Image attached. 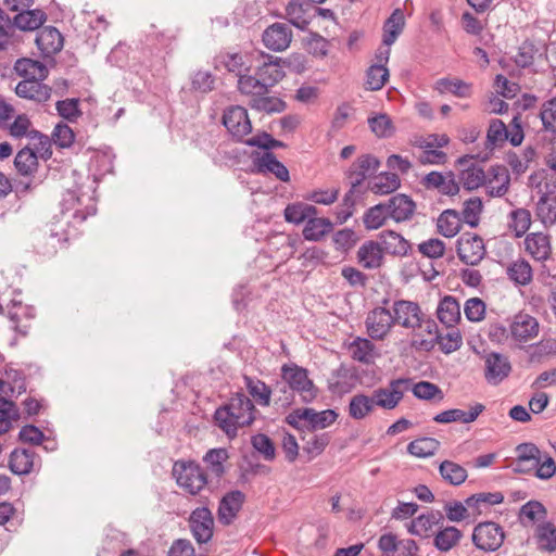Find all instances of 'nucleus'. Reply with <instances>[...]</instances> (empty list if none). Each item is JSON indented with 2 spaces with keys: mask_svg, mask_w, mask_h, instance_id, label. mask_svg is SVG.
<instances>
[{
  "mask_svg": "<svg viewBox=\"0 0 556 556\" xmlns=\"http://www.w3.org/2000/svg\"><path fill=\"white\" fill-rule=\"evenodd\" d=\"M516 457L511 469L516 473L534 475L540 480H549L556 473V463L547 453H543L534 443H520L515 448Z\"/></svg>",
  "mask_w": 556,
  "mask_h": 556,
  "instance_id": "1",
  "label": "nucleus"
},
{
  "mask_svg": "<svg viewBox=\"0 0 556 556\" xmlns=\"http://www.w3.org/2000/svg\"><path fill=\"white\" fill-rule=\"evenodd\" d=\"M254 405L242 393H237L229 403L216 409L214 419L216 425L232 439L237 435L238 428L249 426L254 420Z\"/></svg>",
  "mask_w": 556,
  "mask_h": 556,
  "instance_id": "2",
  "label": "nucleus"
},
{
  "mask_svg": "<svg viewBox=\"0 0 556 556\" xmlns=\"http://www.w3.org/2000/svg\"><path fill=\"white\" fill-rule=\"evenodd\" d=\"M177 484L191 495L200 493L207 484L204 469L193 460H177L173 466Z\"/></svg>",
  "mask_w": 556,
  "mask_h": 556,
  "instance_id": "3",
  "label": "nucleus"
},
{
  "mask_svg": "<svg viewBox=\"0 0 556 556\" xmlns=\"http://www.w3.org/2000/svg\"><path fill=\"white\" fill-rule=\"evenodd\" d=\"M281 378L288 387L299 393L304 403H312L317 396V388L308 378L307 369L296 364H285L281 367Z\"/></svg>",
  "mask_w": 556,
  "mask_h": 556,
  "instance_id": "4",
  "label": "nucleus"
},
{
  "mask_svg": "<svg viewBox=\"0 0 556 556\" xmlns=\"http://www.w3.org/2000/svg\"><path fill=\"white\" fill-rule=\"evenodd\" d=\"M412 386L410 378H397L389 382L386 388L375 389L370 397L375 404L386 410H392L401 403L404 394L409 391Z\"/></svg>",
  "mask_w": 556,
  "mask_h": 556,
  "instance_id": "5",
  "label": "nucleus"
},
{
  "mask_svg": "<svg viewBox=\"0 0 556 556\" xmlns=\"http://www.w3.org/2000/svg\"><path fill=\"white\" fill-rule=\"evenodd\" d=\"M505 539L503 528L493 521H483L478 523L472 531V543L484 552L497 551Z\"/></svg>",
  "mask_w": 556,
  "mask_h": 556,
  "instance_id": "6",
  "label": "nucleus"
},
{
  "mask_svg": "<svg viewBox=\"0 0 556 556\" xmlns=\"http://www.w3.org/2000/svg\"><path fill=\"white\" fill-rule=\"evenodd\" d=\"M223 124L237 141H243L251 134L252 124L245 108L231 105L224 111Z\"/></svg>",
  "mask_w": 556,
  "mask_h": 556,
  "instance_id": "7",
  "label": "nucleus"
},
{
  "mask_svg": "<svg viewBox=\"0 0 556 556\" xmlns=\"http://www.w3.org/2000/svg\"><path fill=\"white\" fill-rule=\"evenodd\" d=\"M7 316L10 328L17 334L25 337L31 327L36 311L31 305L23 304L21 300L13 298L7 305Z\"/></svg>",
  "mask_w": 556,
  "mask_h": 556,
  "instance_id": "8",
  "label": "nucleus"
},
{
  "mask_svg": "<svg viewBox=\"0 0 556 556\" xmlns=\"http://www.w3.org/2000/svg\"><path fill=\"white\" fill-rule=\"evenodd\" d=\"M457 255L467 265H478L485 255L481 237L473 233H463L457 240Z\"/></svg>",
  "mask_w": 556,
  "mask_h": 556,
  "instance_id": "9",
  "label": "nucleus"
},
{
  "mask_svg": "<svg viewBox=\"0 0 556 556\" xmlns=\"http://www.w3.org/2000/svg\"><path fill=\"white\" fill-rule=\"evenodd\" d=\"M392 316L394 325L399 324L407 329H416L422 326L424 313L416 302L399 300L393 303Z\"/></svg>",
  "mask_w": 556,
  "mask_h": 556,
  "instance_id": "10",
  "label": "nucleus"
},
{
  "mask_svg": "<svg viewBox=\"0 0 556 556\" xmlns=\"http://www.w3.org/2000/svg\"><path fill=\"white\" fill-rule=\"evenodd\" d=\"M475 157V155H464L457 160V164L462 167L458 174L459 185L468 191L485 186L486 182L484 169L478 164L471 163Z\"/></svg>",
  "mask_w": 556,
  "mask_h": 556,
  "instance_id": "11",
  "label": "nucleus"
},
{
  "mask_svg": "<svg viewBox=\"0 0 556 556\" xmlns=\"http://www.w3.org/2000/svg\"><path fill=\"white\" fill-rule=\"evenodd\" d=\"M189 527L198 543H207L213 536L214 518L207 507L195 508L189 517Z\"/></svg>",
  "mask_w": 556,
  "mask_h": 556,
  "instance_id": "12",
  "label": "nucleus"
},
{
  "mask_svg": "<svg viewBox=\"0 0 556 556\" xmlns=\"http://www.w3.org/2000/svg\"><path fill=\"white\" fill-rule=\"evenodd\" d=\"M511 371V364L507 356L491 352L484 357V378L488 383L497 386L506 379Z\"/></svg>",
  "mask_w": 556,
  "mask_h": 556,
  "instance_id": "13",
  "label": "nucleus"
},
{
  "mask_svg": "<svg viewBox=\"0 0 556 556\" xmlns=\"http://www.w3.org/2000/svg\"><path fill=\"white\" fill-rule=\"evenodd\" d=\"M379 159L372 154L359 155L349 167L346 177L354 187H359L365 179L374 175L380 167Z\"/></svg>",
  "mask_w": 556,
  "mask_h": 556,
  "instance_id": "14",
  "label": "nucleus"
},
{
  "mask_svg": "<svg viewBox=\"0 0 556 556\" xmlns=\"http://www.w3.org/2000/svg\"><path fill=\"white\" fill-rule=\"evenodd\" d=\"M394 325L392 312L386 307H376L366 318V327L371 339L382 340Z\"/></svg>",
  "mask_w": 556,
  "mask_h": 556,
  "instance_id": "15",
  "label": "nucleus"
},
{
  "mask_svg": "<svg viewBox=\"0 0 556 556\" xmlns=\"http://www.w3.org/2000/svg\"><path fill=\"white\" fill-rule=\"evenodd\" d=\"M539 321L527 313H518L509 325L510 338L519 343L528 342L539 334Z\"/></svg>",
  "mask_w": 556,
  "mask_h": 556,
  "instance_id": "16",
  "label": "nucleus"
},
{
  "mask_svg": "<svg viewBox=\"0 0 556 556\" xmlns=\"http://www.w3.org/2000/svg\"><path fill=\"white\" fill-rule=\"evenodd\" d=\"M378 547L382 556H415L417 544L414 540H397L393 533H384L379 538Z\"/></svg>",
  "mask_w": 556,
  "mask_h": 556,
  "instance_id": "17",
  "label": "nucleus"
},
{
  "mask_svg": "<svg viewBox=\"0 0 556 556\" xmlns=\"http://www.w3.org/2000/svg\"><path fill=\"white\" fill-rule=\"evenodd\" d=\"M263 42L269 50L279 52L289 48L292 40V30L285 23H274L268 26L262 36Z\"/></svg>",
  "mask_w": 556,
  "mask_h": 556,
  "instance_id": "18",
  "label": "nucleus"
},
{
  "mask_svg": "<svg viewBox=\"0 0 556 556\" xmlns=\"http://www.w3.org/2000/svg\"><path fill=\"white\" fill-rule=\"evenodd\" d=\"M386 205L388 208L389 218L396 223L410 220L416 211L415 201L404 193H396L395 195L391 197L386 202Z\"/></svg>",
  "mask_w": 556,
  "mask_h": 556,
  "instance_id": "19",
  "label": "nucleus"
},
{
  "mask_svg": "<svg viewBox=\"0 0 556 556\" xmlns=\"http://www.w3.org/2000/svg\"><path fill=\"white\" fill-rule=\"evenodd\" d=\"M510 177L507 168L503 165H494L489 169L486 176V194L491 198H501L508 191Z\"/></svg>",
  "mask_w": 556,
  "mask_h": 556,
  "instance_id": "20",
  "label": "nucleus"
},
{
  "mask_svg": "<svg viewBox=\"0 0 556 556\" xmlns=\"http://www.w3.org/2000/svg\"><path fill=\"white\" fill-rule=\"evenodd\" d=\"M244 502V494L239 491L228 492L218 506V520L224 526H229L236 519Z\"/></svg>",
  "mask_w": 556,
  "mask_h": 556,
  "instance_id": "21",
  "label": "nucleus"
},
{
  "mask_svg": "<svg viewBox=\"0 0 556 556\" xmlns=\"http://www.w3.org/2000/svg\"><path fill=\"white\" fill-rule=\"evenodd\" d=\"M43 79H23L15 87L20 98L33 100L38 103L46 102L51 97V88L42 84Z\"/></svg>",
  "mask_w": 556,
  "mask_h": 556,
  "instance_id": "22",
  "label": "nucleus"
},
{
  "mask_svg": "<svg viewBox=\"0 0 556 556\" xmlns=\"http://www.w3.org/2000/svg\"><path fill=\"white\" fill-rule=\"evenodd\" d=\"M485 409V406L481 403H477L469 408V410H463L459 408H452L437 414L433 420L438 424H450V422H473L478 416Z\"/></svg>",
  "mask_w": 556,
  "mask_h": 556,
  "instance_id": "23",
  "label": "nucleus"
},
{
  "mask_svg": "<svg viewBox=\"0 0 556 556\" xmlns=\"http://www.w3.org/2000/svg\"><path fill=\"white\" fill-rule=\"evenodd\" d=\"M313 7L301 0H290L286 5L285 17L294 27L304 30L311 23Z\"/></svg>",
  "mask_w": 556,
  "mask_h": 556,
  "instance_id": "24",
  "label": "nucleus"
},
{
  "mask_svg": "<svg viewBox=\"0 0 556 556\" xmlns=\"http://www.w3.org/2000/svg\"><path fill=\"white\" fill-rule=\"evenodd\" d=\"M256 76H260L267 89L279 83L285 72L281 65V59L273 55H265L264 62L256 70Z\"/></svg>",
  "mask_w": 556,
  "mask_h": 556,
  "instance_id": "25",
  "label": "nucleus"
},
{
  "mask_svg": "<svg viewBox=\"0 0 556 556\" xmlns=\"http://www.w3.org/2000/svg\"><path fill=\"white\" fill-rule=\"evenodd\" d=\"M35 42L43 54L51 55L63 48V36L55 27L47 26L37 34Z\"/></svg>",
  "mask_w": 556,
  "mask_h": 556,
  "instance_id": "26",
  "label": "nucleus"
},
{
  "mask_svg": "<svg viewBox=\"0 0 556 556\" xmlns=\"http://www.w3.org/2000/svg\"><path fill=\"white\" fill-rule=\"evenodd\" d=\"M546 517V507L536 500L523 504L518 513V520L523 527H536L538 523L547 521Z\"/></svg>",
  "mask_w": 556,
  "mask_h": 556,
  "instance_id": "27",
  "label": "nucleus"
},
{
  "mask_svg": "<svg viewBox=\"0 0 556 556\" xmlns=\"http://www.w3.org/2000/svg\"><path fill=\"white\" fill-rule=\"evenodd\" d=\"M254 163L258 173H270L283 182H287L290 179L288 168L277 160L273 152H264L261 156L254 160Z\"/></svg>",
  "mask_w": 556,
  "mask_h": 556,
  "instance_id": "28",
  "label": "nucleus"
},
{
  "mask_svg": "<svg viewBox=\"0 0 556 556\" xmlns=\"http://www.w3.org/2000/svg\"><path fill=\"white\" fill-rule=\"evenodd\" d=\"M533 538L541 552L556 551V526L552 521L540 522L534 527Z\"/></svg>",
  "mask_w": 556,
  "mask_h": 556,
  "instance_id": "29",
  "label": "nucleus"
},
{
  "mask_svg": "<svg viewBox=\"0 0 556 556\" xmlns=\"http://www.w3.org/2000/svg\"><path fill=\"white\" fill-rule=\"evenodd\" d=\"M443 519L444 517L439 510L422 514L410 521L408 531L412 534L427 538L433 532L434 527L439 526Z\"/></svg>",
  "mask_w": 556,
  "mask_h": 556,
  "instance_id": "30",
  "label": "nucleus"
},
{
  "mask_svg": "<svg viewBox=\"0 0 556 556\" xmlns=\"http://www.w3.org/2000/svg\"><path fill=\"white\" fill-rule=\"evenodd\" d=\"M354 383L355 374L346 366L340 365V367L332 372L328 389L333 394L343 395L352 391Z\"/></svg>",
  "mask_w": 556,
  "mask_h": 556,
  "instance_id": "31",
  "label": "nucleus"
},
{
  "mask_svg": "<svg viewBox=\"0 0 556 556\" xmlns=\"http://www.w3.org/2000/svg\"><path fill=\"white\" fill-rule=\"evenodd\" d=\"M525 249L534 260L545 261L551 254L549 238L542 232L529 233L525 239Z\"/></svg>",
  "mask_w": 556,
  "mask_h": 556,
  "instance_id": "32",
  "label": "nucleus"
},
{
  "mask_svg": "<svg viewBox=\"0 0 556 556\" xmlns=\"http://www.w3.org/2000/svg\"><path fill=\"white\" fill-rule=\"evenodd\" d=\"M379 243L383 252L391 255L405 256L410 250L409 242L400 233L391 230L382 231L380 233Z\"/></svg>",
  "mask_w": 556,
  "mask_h": 556,
  "instance_id": "33",
  "label": "nucleus"
},
{
  "mask_svg": "<svg viewBox=\"0 0 556 556\" xmlns=\"http://www.w3.org/2000/svg\"><path fill=\"white\" fill-rule=\"evenodd\" d=\"M357 257L364 268L376 269L382 264L383 250L379 242L367 241L358 249Z\"/></svg>",
  "mask_w": 556,
  "mask_h": 556,
  "instance_id": "34",
  "label": "nucleus"
},
{
  "mask_svg": "<svg viewBox=\"0 0 556 556\" xmlns=\"http://www.w3.org/2000/svg\"><path fill=\"white\" fill-rule=\"evenodd\" d=\"M14 71L24 79H46L49 73L42 62L28 58L18 59L14 64Z\"/></svg>",
  "mask_w": 556,
  "mask_h": 556,
  "instance_id": "35",
  "label": "nucleus"
},
{
  "mask_svg": "<svg viewBox=\"0 0 556 556\" xmlns=\"http://www.w3.org/2000/svg\"><path fill=\"white\" fill-rule=\"evenodd\" d=\"M437 315L447 328L454 327L460 320V305L452 295H445L439 303Z\"/></svg>",
  "mask_w": 556,
  "mask_h": 556,
  "instance_id": "36",
  "label": "nucleus"
},
{
  "mask_svg": "<svg viewBox=\"0 0 556 556\" xmlns=\"http://www.w3.org/2000/svg\"><path fill=\"white\" fill-rule=\"evenodd\" d=\"M215 68H225L238 77L250 71V66L244 61V55L229 52H222L215 58Z\"/></svg>",
  "mask_w": 556,
  "mask_h": 556,
  "instance_id": "37",
  "label": "nucleus"
},
{
  "mask_svg": "<svg viewBox=\"0 0 556 556\" xmlns=\"http://www.w3.org/2000/svg\"><path fill=\"white\" fill-rule=\"evenodd\" d=\"M435 90L440 93L450 92L462 99H467L473 94V86L470 83L459 78H440L435 83Z\"/></svg>",
  "mask_w": 556,
  "mask_h": 556,
  "instance_id": "38",
  "label": "nucleus"
},
{
  "mask_svg": "<svg viewBox=\"0 0 556 556\" xmlns=\"http://www.w3.org/2000/svg\"><path fill=\"white\" fill-rule=\"evenodd\" d=\"M34 453L26 448H15L9 459L10 470L17 476L28 475L33 470Z\"/></svg>",
  "mask_w": 556,
  "mask_h": 556,
  "instance_id": "39",
  "label": "nucleus"
},
{
  "mask_svg": "<svg viewBox=\"0 0 556 556\" xmlns=\"http://www.w3.org/2000/svg\"><path fill=\"white\" fill-rule=\"evenodd\" d=\"M401 186V180L397 174L384 172L377 175L369 181V189L375 194H389L397 190Z\"/></svg>",
  "mask_w": 556,
  "mask_h": 556,
  "instance_id": "40",
  "label": "nucleus"
},
{
  "mask_svg": "<svg viewBox=\"0 0 556 556\" xmlns=\"http://www.w3.org/2000/svg\"><path fill=\"white\" fill-rule=\"evenodd\" d=\"M47 20V15L39 9H24L15 15V28L21 30L38 29Z\"/></svg>",
  "mask_w": 556,
  "mask_h": 556,
  "instance_id": "41",
  "label": "nucleus"
},
{
  "mask_svg": "<svg viewBox=\"0 0 556 556\" xmlns=\"http://www.w3.org/2000/svg\"><path fill=\"white\" fill-rule=\"evenodd\" d=\"M405 25L403 11L395 9L383 25V38L382 42L384 46L390 47L402 33Z\"/></svg>",
  "mask_w": 556,
  "mask_h": 556,
  "instance_id": "42",
  "label": "nucleus"
},
{
  "mask_svg": "<svg viewBox=\"0 0 556 556\" xmlns=\"http://www.w3.org/2000/svg\"><path fill=\"white\" fill-rule=\"evenodd\" d=\"M375 409V404L370 397L365 393H357L350 400L348 406L349 416L355 420H362L371 414Z\"/></svg>",
  "mask_w": 556,
  "mask_h": 556,
  "instance_id": "43",
  "label": "nucleus"
},
{
  "mask_svg": "<svg viewBox=\"0 0 556 556\" xmlns=\"http://www.w3.org/2000/svg\"><path fill=\"white\" fill-rule=\"evenodd\" d=\"M302 415L304 416V421L313 430L325 429L338 418V414L333 409L316 412L313 408H304Z\"/></svg>",
  "mask_w": 556,
  "mask_h": 556,
  "instance_id": "44",
  "label": "nucleus"
},
{
  "mask_svg": "<svg viewBox=\"0 0 556 556\" xmlns=\"http://www.w3.org/2000/svg\"><path fill=\"white\" fill-rule=\"evenodd\" d=\"M283 215L288 223L300 225L317 215V208L312 204L295 202L286 206Z\"/></svg>",
  "mask_w": 556,
  "mask_h": 556,
  "instance_id": "45",
  "label": "nucleus"
},
{
  "mask_svg": "<svg viewBox=\"0 0 556 556\" xmlns=\"http://www.w3.org/2000/svg\"><path fill=\"white\" fill-rule=\"evenodd\" d=\"M332 230V223L328 218L312 216L305 224L303 236L308 241H319Z\"/></svg>",
  "mask_w": 556,
  "mask_h": 556,
  "instance_id": "46",
  "label": "nucleus"
},
{
  "mask_svg": "<svg viewBox=\"0 0 556 556\" xmlns=\"http://www.w3.org/2000/svg\"><path fill=\"white\" fill-rule=\"evenodd\" d=\"M438 232L446 238H453L460 230L459 213L455 210L443 211L437 223Z\"/></svg>",
  "mask_w": 556,
  "mask_h": 556,
  "instance_id": "47",
  "label": "nucleus"
},
{
  "mask_svg": "<svg viewBox=\"0 0 556 556\" xmlns=\"http://www.w3.org/2000/svg\"><path fill=\"white\" fill-rule=\"evenodd\" d=\"M244 383L249 394L261 406H268L270 403L271 390L262 380L244 376Z\"/></svg>",
  "mask_w": 556,
  "mask_h": 556,
  "instance_id": "48",
  "label": "nucleus"
},
{
  "mask_svg": "<svg viewBox=\"0 0 556 556\" xmlns=\"http://www.w3.org/2000/svg\"><path fill=\"white\" fill-rule=\"evenodd\" d=\"M238 89L242 94L253 96V98L268 93V89L260 76L248 75L247 73L238 77Z\"/></svg>",
  "mask_w": 556,
  "mask_h": 556,
  "instance_id": "49",
  "label": "nucleus"
},
{
  "mask_svg": "<svg viewBox=\"0 0 556 556\" xmlns=\"http://www.w3.org/2000/svg\"><path fill=\"white\" fill-rule=\"evenodd\" d=\"M439 471L443 480L452 485H460L468 477L467 470L452 460L442 462Z\"/></svg>",
  "mask_w": 556,
  "mask_h": 556,
  "instance_id": "50",
  "label": "nucleus"
},
{
  "mask_svg": "<svg viewBox=\"0 0 556 556\" xmlns=\"http://www.w3.org/2000/svg\"><path fill=\"white\" fill-rule=\"evenodd\" d=\"M440 442L430 437H424L412 441L407 445V452L416 457L426 458L434 455L439 450Z\"/></svg>",
  "mask_w": 556,
  "mask_h": 556,
  "instance_id": "51",
  "label": "nucleus"
},
{
  "mask_svg": "<svg viewBox=\"0 0 556 556\" xmlns=\"http://www.w3.org/2000/svg\"><path fill=\"white\" fill-rule=\"evenodd\" d=\"M14 165L21 175H31L38 165V155L33 149L25 147L17 152Z\"/></svg>",
  "mask_w": 556,
  "mask_h": 556,
  "instance_id": "52",
  "label": "nucleus"
},
{
  "mask_svg": "<svg viewBox=\"0 0 556 556\" xmlns=\"http://www.w3.org/2000/svg\"><path fill=\"white\" fill-rule=\"evenodd\" d=\"M414 396L424 401H438L441 402L444 399V393L440 387L429 381H419L414 383L412 381V386L409 389Z\"/></svg>",
  "mask_w": 556,
  "mask_h": 556,
  "instance_id": "53",
  "label": "nucleus"
},
{
  "mask_svg": "<svg viewBox=\"0 0 556 556\" xmlns=\"http://www.w3.org/2000/svg\"><path fill=\"white\" fill-rule=\"evenodd\" d=\"M462 536V531L455 527L441 528L434 536V546L440 552H448L457 544Z\"/></svg>",
  "mask_w": 556,
  "mask_h": 556,
  "instance_id": "54",
  "label": "nucleus"
},
{
  "mask_svg": "<svg viewBox=\"0 0 556 556\" xmlns=\"http://www.w3.org/2000/svg\"><path fill=\"white\" fill-rule=\"evenodd\" d=\"M228 457L229 455L226 448H212L206 452L203 457V462L216 478H220L225 472L224 463L228 459Z\"/></svg>",
  "mask_w": 556,
  "mask_h": 556,
  "instance_id": "55",
  "label": "nucleus"
},
{
  "mask_svg": "<svg viewBox=\"0 0 556 556\" xmlns=\"http://www.w3.org/2000/svg\"><path fill=\"white\" fill-rule=\"evenodd\" d=\"M503 501L501 492H482L469 496L465 503L468 508H475L480 514L482 507L501 504Z\"/></svg>",
  "mask_w": 556,
  "mask_h": 556,
  "instance_id": "56",
  "label": "nucleus"
},
{
  "mask_svg": "<svg viewBox=\"0 0 556 556\" xmlns=\"http://www.w3.org/2000/svg\"><path fill=\"white\" fill-rule=\"evenodd\" d=\"M374 343L364 338L355 339L350 345V352L353 359L364 364H369L374 359Z\"/></svg>",
  "mask_w": 556,
  "mask_h": 556,
  "instance_id": "57",
  "label": "nucleus"
},
{
  "mask_svg": "<svg viewBox=\"0 0 556 556\" xmlns=\"http://www.w3.org/2000/svg\"><path fill=\"white\" fill-rule=\"evenodd\" d=\"M215 80L210 71L199 70L190 76V89L193 92L208 93L215 88Z\"/></svg>",
  "mask_w": 556,
  "mask_h": 556,
  "instance_id": "58",
  "label": "nucleus"
},
{
  "mask_svg": "<svg viewBox=\"0 0 556 556\" xmlns=\"http://www.w3.org/2000/svg\"><path fill=\"white\" fill-rule=\"evenodd\" d=\"M389 79V70L383 64H372L366 72V89L380 90Z\"/></svg>",
  "mask_w": 556,
  "mask_h": 556,
  "instance_id": "59",
  "label": "nucleus"
},
{
  "mask_svg": "<svg viewBox=\"0 0 556 556\" xmlns=\"http://www.w3.org/2000/svg\"><path fill=\"white\" fill-rule=\"evenodd\" d=\"M507 275L515 283L527 286L532 280V268L527 261L518 260L507 268Z\"/></svg>",
  "mask_w": 556,
  "mask_h": 556,
  "instance_id": "60",
  "label": "nucleus"
},
{
  "mask_svg": "<svg viewBox=\"0 0 556 556\" xmlns=\"http://www.w3.org/2000/svg\"><path fill=\"white\" fill-rule=\"evenodd\" d=\"M540 53H542V51L534 42L526 40L519 47L514 62L518 67L527 68L533 64L535 56L541 58Z\"/></svg>",
  "mask_w": 556,
  "mask_h": 556,
  "instance_id": "61",
  "label": "nucleus"
},
{
  "mask_svg": "<svg viewBox=\"0 0 556 556\" xmlns=\"http://www.w3.org/2000/svg\"><path fill=\"white\" fill-rule=\"evenodd\" d=\"M508 139V130L506 125L501 119L491 122L488 132L485 148L492 151L496 146L505 142Z\"/></svg>",
  "mask_w": 556,
  "mask_h": 556,
  "instance_id": "62",
  "label": "nucleus"
},
{
  "mask_svg": "<svg viewBox=\"0 0 556 556\" xmlns=\"http://www.w3.org/2000/svg\"><path fill=\"white\" fill-rule=\"evenodd\" d=\"M387 218H389L387 205L379 203L365 212L363 220L367 229H378Z\"/></svg>",
  "mask_w": 556,
  "mask_h": 556,
  "instance_id": "63",
  "label": "nucleus"
},
{
  "mask_svg": "<svg viewBox=\"0 0 556 556\" xmlns=\"http://www.w3.org/2000/svg\"><path fill=\"white\" fill-rule=\"evenodd\" d=\"M536 214L545 226L556 224V202L555 198L549 200L546 195L540 198L536 204Z\"/></svg>",
  "mask_w": 556,
  "mask_h": 556,
  "instance_id": "64",
  "label": "nucleus"
}]
</instances>
